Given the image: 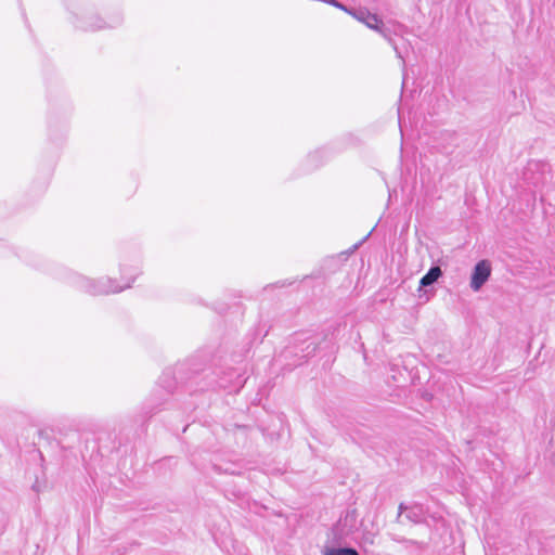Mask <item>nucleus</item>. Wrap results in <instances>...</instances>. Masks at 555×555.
Instances as JSON below:
<instances>
[{
	"mask_svg": "<svg viewBox=\"0 0 555 555\" xmlns=\"http://www.w3.org/2000/svg\"><path fill=\"white\" fill-rule=\"evenodd\" d=\"M77 286L91 295H105L111 293H119L127 287H130V282L125 286L116 285L109 278H102L99 281H93L86 276H77Z\"/></svg>",
	"mask_w": 555,
	"mask_h": 555,
	"instance_id": "f257e3e1",
	"label": "nucleus"
},
{
	"mask_svg": "<svg viewBox=\"0 0 555 555\" xmlns=\"http://www.w3.org/2000/svg\"><path fill=\"white\" fill-rule=\"evenodd\" d=\"M122 17L120 15L115 16L109 22H104L100 16L88 12L76 14L75 26L85 31H96L105 28H114L120 25Z\"/></svg>",
	"mask_w": 555,
	"mask_h": 555,
	"instance_id": "f03ea898",
	"label": "nucleus"
},
{
	"mask_svg": "<svg viewBox=\"0 0 555 555\" xmlns=\"http://www.w3.org/2000/svg\"><path fill=\"white\" fill-rule=\"evenodd\" d=\"M357 21L363 23L370 29L380 34L389 43L392 44L389 30L384 26L383 21L377 14L371 13L369 10L360 8L353 11H348Z\"/></svg>",
	"mask_w": 555,
	"mask_h": 555,
	"instance_id": "7ed1b4c3",
	"label": "nucleus"
},
{
	"mask_svg": "<svg viewBox=\"0 0 555 555\" xmlns=\"http://www.w3.org/2000/svg\"><path fill=\"white\" fill-rule=\"evenodd\" d=\"M491 274V266L488 260H481L476 263L472 279H470V287L473 291H479L482 285L488 281Z\"/></svg>",
	"mask_w": 555,
	"mask_h": 555,
	"instance_id": "20e7f679",
	"label": "nucleus"
},
{
	"mask_svg": "<svg viewBox=\"0 0 555 555\" xmlns=\"http://www.w3.org/2000/svg\"><path fill=\"white\" fill-rule=\"evenodd\" d=\"M442 275V271L440 267L434 266L431 267L428 272L421 279L420 286L426 287L433 285L435 282L438 281V279Z\"/></svg>",
	"mask_w": 555,
	"mask_h": 555,
	"instance_id": "39448f33",
	"label": "nucleus"
},
{
	"mask_svg": "<svg viewBox=\"0 0 555 555\" xmlns=\"http://www.w3.org/2000/svg\"><path fill=\"white\" fill-rule=\"evenodd\" d=\"M352 521L354 522L356 518H354V515L353 514H347L346 517L344 518V520H340L337 525V530L339 531V534L340 535H349L351 532H352V528L354 527V525L352 524L350 526V529H344V527L347 525L348 521Z\"/></svg>",
	"mask_w": 555,
	"mask_h": 555,
	"instance_id": "423d86ee",
	"label": "nucleus"
},
{
	"mask_svg": "<svg viewBox=\"0 0 555 555\" xmlns=\"http://www.w3.org/2000/svg\"><path fill=\"white\" fill-rule=\"evenodd\" d=\"M408 512L405 514V518L409 519L410 521L412 522H421V520L423 519V513H422V508L418 507V506H413V507H410V508H406Z\"/></svg>",
	"mask_w": 555,
	"mask_h": 555,
	"instance_id": "0eeeda50",
	"label": "nucleus"
},
{
	"mask_svg": "<svg viewBox=\"0 0 555 555\" xmlns=\"http://www.w3.org/2000/svg\"><path fill=\"white\" fill-rule=\"evenodd\" d=\"M324 555H359V553L357 550L351 547H332L327 548Z\"/></svg>",
	"mask_w": 555,
	"mask_h": 555,
	"instance_id": "6e6552de",
	"label": "nucleus"
},
{
	"mask_svg": "<svg viewBox=\"0 0 555 555\" xmlns=\"http://www.w3.org/2000/svg\"><path fill=\"white\" fill-rule=\"evenodd\" d=\"M391 539L395 542L403 543V544L409 545V546L424 547L423 543H421L418 541H415V540H410V539H405V538H401V537H396V535H393Z\"/></svg>",
	"mask_w": 555,
	"mask_h": 555,
	"instance_id": "1a4fd4ad",
	"label": "nucleus"
},
{
	"mask_svg": "<svg viewBox=\"0 0 555 555\" xmlns=\"http://www.w3.org/2000/svg\"><path fill=\"white\" fill-rule=\"evenodd\" d=\"M321 1H322V2H325V3H328V4H332V5H334V7L338 8V9H340V10H343V11L347 12V13H348V11H353V10H354V9H348V8H346L344 4L339 3V2H338V1H336V0H321Z\"/></svg>",
	"mask_w": 555,
	"mask_h": 555,
	"instance_id": "9d476101",
	"label": "nucleus"
},
{
	"mask_svg": "<svg viewBox=\"0 0 555 555\" xmlns=\"http://www.w3.org/2000/svg\"><path fill=\"white\" fill-rule=\"evenodd\" d=\"M403 508H404L403 504H400L399 511L402 512ZM400 517H401V513H399V515H398V518H400Z\"/></svg>",
	"mask_w": 555,
	"mask_h": 555,
	"instance_id": "9b49d317",
	"label": "nucleus"
},
{
	"mask_svg": "<svg viewBox=\"0 0 555 555\" xmlns=\"http://www.w3.org/2000/svg\"><path fill=\"white\" fill-rule=\"evenodd\" d=\"M393 49H395V51H396L397 55H398L399 57H401V55H400V54H399V52H398V48H397L396 46H393Z\"/></svg>",
	"mask_w": 555,
	"mask_h": 555,
	"instance_id": "f8f14e48",
	"label": "nucleus"
},
{
	"mask_svg": "<svg viewBox=\"0 0 555 555\" xmlns=\"http://www.w3.org/2000/svg\"><path fill=\"white\" fill-rule=\"evenodd\" d=\"M320 152H315L314 154L310 155V158H313L315 155H318Z\"/></svg>",
	"mask_w": 555,
	"mask_h": 555,
	"instance_id": "ddd939ff",
	"label": "nucleus"
}]
</instances>
